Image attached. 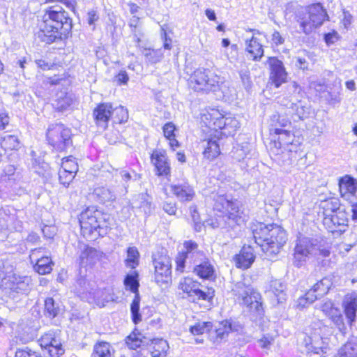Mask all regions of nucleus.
<instances>
[{"label": "nucleus", "instance_id": "f257e3e1", "mask_svg": "<svg viewBox=\"0 0 357 357\" xmlns=\"http://www.w3.org/2000/svg\"><path fill=\"white\" fill-rule=\"evenodd\" d=\"M39 28L38 37L50 44L71 30L72 20L61 7L52 6L45 10Z\"/></svg>", "mask_w": 357, "mask_h": 357}, {"label": "nucleus", "instance_id": "f03ea898", "mask_svg": "<svg viewBox=\"0 0 357 357\" xmlns=\"http://www.w3.org/2000/svg\"><path fill=\"white\" fill-rule=\"evenodd\" d=\"M255 243L259 245L266 257H275L287 240L285 230L276 224L257 222L252 227Z\"/></svg>", "mask_w": 357, "mask_h": 357}, {"label": "nucleus", "instance_id": "7ed1b4c3", "mask_svg": "<svg viewBox=\"0 0 357 357\" xmlns=\"http://www.w3.org/2000/svg\"><path fill=\"white\" fill-rule=\"evenodd\" d=\"M213 210L220 213L219 218L211 220L208 224L213 228L223 227L227 229H235L241 226L245 222V215L239 207L237 200L229 199L227 196L218 195L214 197Z\"/></svg>", "mask_w": 357, "mask_h": 357}, {"label": "nucleus", "instance_id": "20e7f679", "mask_svg": "<svg viewBox=\"0 0 357 357\" xmlns=\"http://www.w3.org/2000/svg\"><path fill=\"white\" fill-rule=\"evenodd\" d=\"M112 218L108 213L98 210L94 206L87 208L79 215V224L84 235L97 232L103 236L107 234Z\"/></svg>", "mask_w": 357, "mask_h": 357}, {"label": "nucleus", "instance_id": "39448f33", "mask_svg": "<svg viewBox=\"0 0 357 357\" xmlns=\"http://www.w3.org/2000/svg\"><path fill=\"white\" fill-rule=\"evenodd\" d=\"M326 20H328V16L320 3L307 6L300 11L297 16L300 28L305 34H309L314 29L321 26Z\"/></svg>", "mask_w": 357, "mask_h": 357}, {"label": "nucleus", "instance_id": "423d86ee", "mask_svg": "<svg viewBox=\"0 0 357 357\" xmlns=\"http://www.w3.org/2000/svg\"><path fill=\"white\" fill-rule=\"evenodd\" d=\"M329 254L328 250L320 248L317 240L302 237L298 239L294 248V264L299 267L310 258L328 257Z\"/></svg>", "mask_w": 357, "mask_h": 357}, {"label": "nucleus", "instance_id": "0eeeda50", "mask_svg": "<svg viewBox=\"0 0 357 357\" xmlns=\"http://www.w3.org/2000/svg\"><path fill=\"white\" fill-rule=\"evenodd\" d=\"M221 79L220 76L209 69H197L189 79L190 86L195 91H216L220 86Z\"/></svg>", "mask_w": 357, "mask_h": 357}, {"label": "nucleus", "instance_id": "6e6552de", "mask_svg": "<svg viewBox=\"0 0 357 357\" xmlns=\"http://www.w3.org/2000/svg\"><path fill=\"white\" fill-rule=\"evenodd\" d=\"M232 291L237 296V299L241 300V303L247 306L250 311L261 313L262 307L261 303L259 301L260 296L250 286L246 285L242 282H237Z\"/></svg>", "mask_w": 357, "mask_h": 357}, {"label": "nucleus", "instance_id": "1a4fd4ad", "mask_svg": "<svg viewBox=\"0 0 357 357\" xmlns=\"http://www.w3.org/2000/svg\"><path fill=\"white\" fill-rule=\"evenodd\" d=\"M47 139L50 145L58 151H63L71 144L70 130L63 124L56 123L49 126Z\"/></svg>", "mask_w": 357, "mask_h": 357}, {"label": "nucleus", "instance_id": "9d476101", "mask_svg": "<svg viewBox=\"0 0 357 357\" xmlns=\"http://www.w3.org/2000/svg\"><path fill=\"white\" fill-rule=\"evenodd\" d=\"M200 284L190 278H185L183 279L178 285L180 289L187 294V295L192 298V301L195 299L210 301L214 296L215 291L212 288H208L206 291L199 289Z\"/></svg>", "mask_w": 357, "mask_h": 357}, {"label": "nucleus", "instance_id": "9b49d317", "mask_svg": "<svg viewBox=\"0 0 357 357\" xmlns=\"http://www.w3.org/2000/svg\"><path fill=\"white\" fill-rule=\"evenodd\" d=\"M185 252L180 254L176 258V270L183 272L185 264H192L199 260H203L204 255L198 250V245L192 241H185L183 243Z\"/></svg>", "mask_w": 357, "mask_h": 357}, {"label": "nucleus", "instance_id": "f8f14e48", "mask_svg": "<svg viewBox=\"0 0 357 357\" xmlns=\"http://www.w3.org/2000/svg\"><path fill=\"white\" fill-rule=\"evenodd\" d=\"M154 278L157 284H168L172 280V264L169 257H160L153 261Z\"/></svg>", "mask_w": 357, "mask_h": 357}, {"label": "nucleus", "instance_id": "ddd939ff", "mask_svg": "<svg viewBox=\"0 0 357 357\" xmlns=\"http://www.w3.org/2000/svg\"><path fill=\"white\" fill-rule=\"evenodd\" d=\"M302 344L305 346L307 351L314 354H321L326 353L327 347L325 346L322 337L317 333H313L310 335L306 333L301 334Z\"/></svg>", "mask_w": 357, "mask_h": 357}, {"label": "nucleus", "instance_id": "4468645a", "mask_svg": "<svg viewBox=\"0 0 357 357\" xmlns=\"http://www.w3.org/2000/svg\"><path fill=\"white\" fill-rule=\"evenodd\" d=\"M269 64L271 66L270 78L275 87L278 88L283 83L287 82V73L284 67L283 63L276 58H270Z\"/></svg>", "mask_w": 357, "mask_h": 357}, {"label": "nucleus", "instance_id": "2eb2a0df", "mask_svg": "<svg viewBox=\"0 0 357 357\" xmlns=\"http://www.w3.org/2000/svg\"><path fill=\"white\" fill-rule=\"evenodd\" d=\"M42 248L33 249L30 254L32 264L35 263L34 269L39 274L45 275L52 271V260L48 257H40Z\"/></svg>", "mask_w": 357, "mask_h": 357}, {"label": "nucleus", "instance_id": "dca6fc26", "mask_svg": "<svg viewBox=\"0 0 357 357\" xmlns=\"http://www.w3.org/2000/svg\"><path fill=\"white\" fill-rule=\"evenodd\" d=\"M112 105L110 103L98 105L93 110V116L98 126L105 129L108 122L112 119Z\"/></svg>", "mask_w": 357, "mask_h": 357}, {"label": "nucleus", "instance_id": "f3484780", "mask_svg": "<svg viewBox=\"0 0 357 357\" xmlns=\"http://www.w3.org/2000/svg\"><path fill=\"white\" fill-rule=\"evenodd\" d=\"M151 161L158 175L167 176L170 174V165L165 151H153L151 155Z\"/></svg>", "mask_w": 357, "mask_h": 357}, {"label": "nucleus", "instance_id": "a211bd4d", "mask_svg": "<svg viewBox=\"0 0 357 357\" xmlns=\"http://www.w3.org/2000/svg\"><path fill=\"white\" fill-rule=\"evenodd\" d=\"M192 264L195 265L193 272L197 276L209 280L215 279L216 276L214 267L208 260L202 261V260L199 259L198 262Z\"/></svg>", "mask_w": 357, "mask_h": 357}, {"label": "nucleus", "instance_id": "6ab92c4d", "mask_svg": "<svg viewBox=\"0 0 357 357\" xmlns=\"http://www.w3.org/2000/svg\"><path fill=\"white\" fill-rule=\"evenodd\" d=\"M254 250L250 246L243 247L240 253L234 257L236 267L247 269L255 261Z\"/></svg>", "mask_w": 357, "mask_h": 357}, {"label": "nucleus", "instance_id": "aec40b11", "mask_svg": "<svg viewBox=\"0 0 357 357\" xmlns=\"http://www.w3.org/2000/svg\"><path fill=\"white\" fill-rule=\"evenodd\" d=\"M171 190L181 202L191 201L195 197L194 190L187 183L172 185Z\"/></svg>", "mask_w": 357, "mask_h": 357}, {"label": "nucleus", "instance_id": "412c9836", "mask_svg": "<svg viewBox=\"0 0 357 357\" xmlns=\"http://www.w3.org/2000/svg\"><path fill=\"white\" fill-rule=\"evenodd\" d=\"M339 188L342 197L349 199L356 192L357 182L351 176L346 175L340 180Z\"/></svg>", "mask_w": 357, "mask_h": 357}, {"label": "nucleus", "instance_id": "4be33fe9", "mask_svg": "<svg viewBox=\"0 0 357 357\" xmlns=\"http://www.w3.org/2000/svg\"><path fill=\"white\" fill-rule=\"evenodd\" d=\"M246 51L251 55L254 61H259L264 55L262 45L258 39L252 36L250 39L245 40Z\"/></svg>", "mask_w": 357, "mask_h": 357}, {"label": "nucleus", "instance_id": "5701e85b", "mask_svg": "<svg viewBox=\"0 0 357 357\" xmlns=\"http://www.w3.org/2000/svg\"><path fill=\"white\" fill-rule=\"evenodd\" d=\"M13 266L8 261L0 259V287L7 286L11 279H16Z\"/></svg>", "mask_w": 357, "mask_h": 357}, {"label": "nucleus", "instance_id": "b1692460", "mask_svg": "<svg viewBox=\"0 0 357 357\" xmlns=\"http://www.w3.org/2000/svg\"><path fill=\"white\" fill-rule=\"evenodd\" d=\"M202 146L204 149L203 151L204 158L210 160L215 159L220 153L219 144L215 139L208 138V139H204L202 142Z\"/></svg>", "mask_w": 357, "mask_h": 357}, {"label": "nucleus", "instance_id": "393cba45", "mask_svg": "<svg viewBox=\"0 0 357 357\" xmlns=\"http://www.w3.org/2000/svg\"><path fill=\"white\" fill-rule=\"evenodd\" d=\"M29 281L28 278H22L16 276V279H11L4 287L17 293L26 294L30 290Z\"/></svg>", "mask_w": 357, "mask_h": 357}, {"label": "nucleus", "instance_id": "a878e982", "mask_svg": "<svg viewBox=\"0 0 357 357\" xmlns=\"http://www.w3.org/2000/svg\"><path fill=\"white\" fill-rule=\"evenodd\" d=\"M340 202L337 199L331 198L321 201L320 210H321L324 218H329L340 211Z\"/></svg>", "mask_w": 357, "mask_h": 357}, {"label": "nucleus", "instance_id": "bb28decb", "mask_svg": "<svg viewBox=\"0 0 357 357\" xmlns=\"http://www.w3.org/2000/svg\"><path fill=\"white\" fill-rule=\"evenodd\" d=\"M324 224L331 231H334L333 226H344L347 223V218L343 211H339L329 218H324Z\"/></svg>", "mask_w": 357, "mask_h": 357}, {"label": "nucleus", "instance_id": "cd10ccee", "mask_svg": "<svg viewBox=\"0 0 357 357\" xmlns=\"http://www.w3.org/2000/svg\"><path fill=\"white\" fill-rule=\"evenodd\" d=\"M238 325L233 324L229 320H224L218 324L215 329V333L220 339H225L228 336L229 333L238 331Z\"/></svg>", "mask_w": 357, "mask_h": 357}, {"label": "nucleus", "instance_id": "c85d7f7f", "mask_svg": "<svg viewBox=\"0 0 357 357\" xmlns=\"http://www.w3.org/2000/svg\"><path fill=\"white\" fill-rule=\"evenodd\" d=\"M114 351L112 345L107 342H97L91 357H113Z\"/></svg>", "mask_w": 357, "mask_h": 357}, {"label": "nucleus", "instance_id": "c756f323", "mask_svg": "<svg viewBox=\"0 0 357 357\" xmlns=\"http://www.w3.org/2000/svg\"><path fill=\"white\" fill-rule=\"evenodd\" d=\"M345 314L351 323L355 320L357 311V298L353 296H347L344 301Z\"/></svg>", "mask_w": 357, "mask_h": 357}, {"label": "nucleus", "instance_id": "7c9ffc66", "mask_svg": "<svg viewBox=\"0 0 357 357\" xmlns=\"http://www.w3.org/2000/svg\"><path fill=\"white\" fill-rule=\"evenodd\" d=\"M98 257V252L96 249L91 247H86L79 256L80 264L87 266L94 263Z\"/></svg>", "mask_w": 357, "mask_h": 357}, {"label": "nucleus", "instance_id": "2f4dec72", "mask_svg": "<svg viewBox=\"0 0 357 357\" xmlns=\"http://www.w3.org/2000/svg\"><path fill=\"white\" fill-rule=\"evenodd\" d=\"M144 339L141 333L133 331L126 337L125 342L130 349L135 350L144 344Z\"/></svg>", "mask_w": 357, "mask_h": 357}, {"label": "nucleus", "instance_id": "473e14b6", "mask_svg": "<svg viewBox=\"0 0 357 357\" xmlns=\"http://www.w3.org/2000/svg\"><path fill=\"white\" fill-rule=\"evenodd\" d=\"M93 195L96 196L100 202L113 201L116 199L115 195L108 188L100 186L93 190Z\"/></svg>", "mask_w": 357, "mask_h": 357}, {"label": "nucleus", "instance_id": "72a5a7b5", "mask_svg": "<svg viewBox=\"0 0 357 357\" xmlns=\"http://www.w3.org/2000/svg\"><path fill=\"white\" fill-rule=\"evenodd\" d=\"M335 357H357V344L348 342L339 350Z\"/></svg>", "mask_w": 357, "mask_h": 357}, {"label": "nucleus", "instance_id": "f704fd0d", "mask_svg": "<svg viewBox=\"0 0 357 357\" xmlns=\"http://www.w3.org/2000/svg\"><path fill=\"white\" fill-rule=\"evenodd\" d=\"M143 55L146 58V61L152 64L159 62L163 57L161 49L145 48L143 50Z\"/></svg>", "mask_w": 357, "mask_h": 357}, {"label": "nucleus", "instance_id": "c9c22d12", "mask_svg": "<svg viewBox=\"0 0 357 357\" xmlns=\"http://www.w3.org/2000/svg\"><path fill=\"white\" fill-rule=\"evenodd\" d=\"M139 253L135 247H130L127 250L126 264L130 268H135L139 264Z\"/></svg>", "mask_w": 357, "mask_h": 357}, {"label": "nucleus", "instance_id": "e433bc0d", "mask_svg": "<svg viewBox=\"0 0 357 357\" xmlns=\"http://www.w3.org/2000/svg\"><path fill=\"white\" fill-rule=\"evenodd\" d=\"M0 144L5 150H13L19 146L20 142L16 136L7 134L1 138Z\"/></svg>", "mask_w": 357, "mask_h": 357}, {"label": "nucleus", "instance_id": "4c0bfd02", "mask_svg": "<svg viewBox=\"0 0 357 357\" xmlns=\"http://www.w3.org/2000/svg\"><path fill=\"white\" fill-rule=\"evenodd\" d=\"M112 119L115 123H122L128 119V110L122 106L112 107Z\"/></svg>", "mask_w": 357, "mask_h": 357}, {"label": "nucleus", "instance_id": "58836bf2", "mask_svg": "<svg viewBox=\"0 0 357 357\" xmlns=\"http://www.w3.org/2000/svg\"><path fill=\"white\" fill-rule=\"evenodd\" d=\"M72 102L71 98L66 93H61L58 95L57 98L54 100L52 105L54 107L59 110L63 111L67 109Z\"/></svg>", "mask_w": 357, "mask_h": 357}, {"label": "nucleus", "instance_id": "ea45409f", "mask_svg": "<svg viewBox=\"0 0 357 357\" xmlns=\"http://www.w3.org/2000/svg\"><path fill=\"white\" fill-rule=\"evenodd\" d=\"M331 285L332 282L331 280L327 278H324L317 282L312 288L314 289V291H316V294H318V296L322 297L327 294Z\"/></svg>", "mask_w": 357, "mask_h": 357}, {"label": "nucleus", "instance_id": "a19ab883", "mask_svg": "<svg viewBox=\"0 0 357 357\" xmlns=\"http://www.w3.org/2000/svg\"><path fill=\"white\" fill-rule=\"evenodd\" d=\"M210 116H213V118L211 119V122H209V128H212L214 130H225L227 116H222L220 114H218L217 112L210 114Z\"/></svg>", "mask_w": 357, "mask_h": 357}, {"label": "nucleus", "instance_id": "79ce46f5", "mask_svg": "<svg viewBox=\"0 0 357 357\" xmlns=\"http://www.w3.org/2000/svg\"><path fill=\"white\" fill-rule=\"evenodd\" d=\"M271 130L273 131L275 134L279 135L278 139L280 143L288 145L291 144L293 142L294 135L290 131L279 128H275Z\"/></svg>", "mask_w": 357, "mask_h": 357}, {"label": "nucleus", "instance_id": "37998d69", "mask_svg": "<svg viewBox=\"0 0 357 357\" xmlns=\"http://www.w3.org/2000/svg\"><path fill=\"white\" fill-rule=\"evenodd\" d=\"M47 349L51 357H59L64 352L60 340L56 336L52 340V344H50Z\"/></svg>", "mask_w": 357, "mask_h": 357}, {"label": "nucleus", "instance_id": "c03bdc74", "mask_svg": "<svg viewBox=\"0 0 357 357\" xmlns=\"http://www.w3.org/2000/svg\"><path fill=\"white\" fill-rule=\"evenodd\" d=\"M271 289L273 294L277 298L278 303H282L285 300V294H284V285L278 280L271 282Z\"/></svg>", "mask_w": 357, "mask_h": 357}, {"label": "nucleus", "instance_id": "a18cd8bd", "mask_svg": "<svg viewBox=\"0 0 357 357\" xmlns=\"http://www.w3.org/2000/svg\"><path fill=\"white\" fill-rule=\"evenodd\" d=\"M59 312V307L54 299L47 298L45 301V313L50 317H55Z\"/></svg>", "mask_w": 357, "mask_h": 357}, {"label": "nucleus", "instance_id": "49530a36", "mask_svg": "<svg viewBox=\"0 0 357 357\" xmlns=\"http://www.w3.org/2000/svg\"><path fill=\"white\" fill-rule=\"evenodd\" d=\"M60 169L66 170L69 172L76 174L78 171V165L74 158L72 156L63 158Z\"/></svg>", "mask_w": 357, "mask_h": 357}, {"label": "nucleus", "instance_id": "de8ad7c7", "mask_svg": "<svg viewBox=\"0 0 357 357\" xmlns=\"http://www.w3.org/2000/svg\"><path fill=\"white\" fill-rule=\"evenodd\" d=\"M137 278V273L135 271L132 274H128L124 280V284L126 288L129 289L134 293L137 291L139 286Z\"/></svg>", "mask_w": 357, "mask_h": 357}, {"label": "nucleus", "instance_id": "09e8293b", "mask_svg": "<svg viewBox=\"0 0 357 357\" xmlns=\"http://www.w3.org/2000/svg\"><path fill=\"white\" fill-rule=\"evenodd\" d=\"M139 302L140 299L138 295H135V298L133 299L130 310L132 317L133 322L137 324L142 321L141 314L139 313Z\"/></svg>", "mask_w": 357, "mask_h": 357}, {"label": "nucleus", "instance_id": "8fccbe9b", "mask_svg": "<svg viewBox=\"0 0 357 357\" xmlns=\"http://www.w3.org/2000/svg\"><path fill=\"white\" fill-rule=\"evenodd\" d=\"M139 198L140 202L139 207L145 214H150L153 209L150 197L148 195L141 194L139 195Z\"/></svg>", "mask_w": 357, "mask_h": 357}, {"label": "nucleus", "instance_id": "3c124183", "mask_svg": "<svg viewBox=\"0 0 357 357\" xmlns=\"http://www.w3.org/2000/svg\"><path fill=\"white\" fill-rule=\"evenodd\" d=\"M211 328L212 324L211 322H199L190 327V332L193 335H200L210 331Z\"/></svg>", "mask_w": 357, "mask_h": 357}, {"label": "nucleus", "instance_id": "603ef678", "mask_svg": "<svg viewBox=\"0 0 357 357\" xmlns=\"http://www.w3.org/2000/svg\"><path fill=\"white\" fill-rule=\"evenodd\" d=\"M75 174H76L67 172L66 170L59 169V178L61 184L65 187H68L75 178Z\"/></svg>", "mask_w": 357, "mask_h": 357}, {"label": "nucleus", "instance_id": "864d4df0", "mask_svg": "<svg viewBox=\"0 0 357 357\" xmlns=\"http://www.w3.org/2000/svg\"><path fill=\"white\" fill-rule=\"evenodd\" d=\"M226 119L225 130H227V134L231 135L240 127V123L236 118L230 115L227 116Z\"/></svg>", "mask_w": 357, "mask_h": 357}, {"label": "nucleus", "instance_id": "5fc2aeb1", "mask_svg": "<svg viewBox=\"0 0 357 357\" xmlns=\"http://www.w3.org/2000/svg\"><path fill=\"white\" fill-rule=\"evenodd\" d=\"M292 109L294 111V114L299 119H303L306 118L309 114L308 108L303 106L301 102H298L292 105Z\"/></svg>", "mask_w": 357, "mask_h": 357}, {"label": "nucleus", "instance_id": "6e6d98bb", "mask_svg": "<svg viewBox=\"0 0 357 357\" xmlns=\"http://www.w3.org/2000/svg\"><path fill=\"white\" fill-rule=\"evenodd\" d=\"M190 212L191 214L192 220L195 225V229L197 231H200L203 225L201 222L200 218L197 210V207L195 206H191L190 207Z\"/></svg>", "mask_w": 357, "mask_h": 357}, {"label": "nucleus", "instance_id": "4d7b16f0", "mask_svg": "<svg viewBox=\"0 0 357 357\" xmlns=\"http://www.w3.org/2000/svg\"><path fill=\"white\" fill-rule=\"evenodd\" d=\"M153 348L159 350L160 352L167 353L169 347L166 340L163 339H155L153 341Z\"/></svg>", "mask_w": 357, "mask_h": 357}, {"label": "nucleus", "instance_id": "13d9d810", "mask_svg": "<svg viewBox=\"0 0 357 357\" xmlns=\"http://www.w3.org/2000/svg\"><path fill=\"white\" fill-rule=\"evenodd\" d=\"M54 337L55 334L53 332H49L43 335L40 340V346L47 349V347L50 346V344H52Z\"/></svg>", "mask_w": 357, "mask_h": 357}, {"label": "nucleus", "instance_id": "bf43d9fd", "mask_svg": "<svg viewBox=\"0 0 357 357\" xmlns=\"http://www.w3.org/2000/svg\"><path fill=\"white\" fill-rule=\"evenodd\" d=\"M174 130H175V126L171 122L167 123L163 126L164 135L168 139H171V137H175Z\"/></svg>", "mask_w": 357, "mask_h": 357}, {"label": "nucleus", "instance_id": "052dcab7", "mask_svg": "<svg viewBox=\"0 0 357 357\" xmlns=\"http://www.w3.org/2000/svg\"><path fill=\"white\" fill-rule=\"evenodd\" d=\"M15 357H42L35 351H32L30 349H18L15 352Z\"/></svg>", "mask_w": 357, "mask_h": 357}, {"label": "nucleus", "instance_id": "680f3d73", "mask_svg": "<svg viewBox=\"0 0 357 357\" xmlns=\"http://www.w3.org/2000/svg\"><path fill=\"white\" fill-rule=\"evenodd\" d=\"M321 309L323 312L325 313L327 316H331V314L337 312V309L333 307V303L331 301L325 302L321 306Z\"/></svg>", "mask_w": 357, "mask_h": 357}, {"label": "nucleus", "instance_id": "e2e57ef3", "mask_svg": "<svg viewBox=\"0 0 357 357\" xmlns=\"http://www.w3.org/2000/svg\"><path fill=\"white\" fill-rule=\"evenodd\" d=\"M129 80V77L126 70H121L116 76L115 81L118 84H126Z\"/></svg>", "mask_w": 357, "mask_h": 357}, {"label": "nucleus", "instance_id": "0e129e2a", "mask_svg": "<svg viewBox=\"0 0 357 357\" xmlns=\"http://www.w3.org/2000/svg\"><path fill=\"white\" fill-rule=\"evenodd\" d=\"M240 77H241V81H242L243 85L246 88L249 87L250 86V84H251V80H250V77L249 71L247 69L241 70L240 71Z\"/></svg>", "mask_w": 357, "mask_h": 357}, {"label": "nucleus", "instance_id": "69168bd1", "mask_svg": "<svg viewBox=\"0 0 357 357\" xmlns=\"http://www.w3.org/2000/svg\"><path fill=\"white\" fill-rule=\"evenodd\" d=\"M77 285V291L78 293L83 294L84 292L88 291V288L86 287V284H88L86 280L84 278H79L76 282Z\"/></svg>", "mask_w": 357, "mask_h": 357}, {"label": "nucleus", "instance_id": "338daca9", "mask_svg": "<svg viewBox=\"0 0 357 357\" xmlns=\"http://www.w3.org/2000/svg\"><path fill=\"white\" fill-rule=\"evenodd\" d=\"M338 33L336 31H333L325 34L324 40L328 45L334 44L338 40Z\"/></svg>", "mask_w": 357, "mask_h": 357}, {"label": "nucleus", "instance_id": "774afa93", "mask_svg": "<svg viewBox=\"0 0 357 357\" xmlns=\"http://www.w3.org/2000/svg\"><path fill=\"white\" fill-rule=\"evenodd\" d=\"M273 342V338L271 336H263L259 340V346L263 349H268Z\"/></svg>", "mask_w": 357, "mask_h": 357}]
</instances>
